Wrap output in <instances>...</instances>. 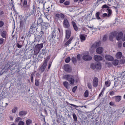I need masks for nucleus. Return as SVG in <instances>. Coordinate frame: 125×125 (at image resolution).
<instances>
[{
  "label": "nucleus",
  "instance_id": "nucleus-30",
  "mask_svg": "<svg viewBox=\"0 0 125 125\" xmlns=\"http://www.w3.org/2000/svg\"><path fill=\"white\" fill-rule=\"evenodd\" d=\"M63 84L64 86L67 88V89L69 88V83L65 81L64 82H63Z\"/></svg>",
  "mask_w": 125,
  "mask_h": 125
},
{
  "label": "nucleus",
  "instance_id": "nucleus-16",
  "mask_svg": "<svg viewBox=\"0 0 125 125\" xmlns=\"http://www.w3.org/2000/svg\"><path fill=\"white\" fill-rule=\"evenodd\" d=\"M94 59L95 61H101V60H103V58H102L101 56L99 55H95L94 57Z\"/></svg>",
  "mask_w": 125,
  "mask_h": 125
},
{
  "label": "nucleus",
  "instance_id": "nucleus-42",
  "mask_svg": "<svg viewBox=\"0 0 125 125\" xmlns=\"http://www.w3.org/2000/svg\"><path fill=\"white\" fill-rule=\"evenodd\" d=\"M108 40V37H107V35L104 36L103 38V42H106Z\"/></svg>",
  "mask_w": 125,
  "mask_h": 125
},
{
  "label": "nucleus",
  "instance_id": "nucleus-12",
  "mask_svg": "<svg viewBox=\"0 0 125 125\" xmlns=\"http://www.w3.org/2000/svg\"><path fill=\"white\" fill-rule=\"evenodd\" d=\"M98 86V78L95 77L93 80V86L94 87H97Z\"/></svg>",
  "mask_w": 125,
  "mask_h": 125
},
{
  "label": "nucleus",
  "instance_id": "nucleus-7",
  "mask_svg": "<svg viewBox=\"0 0 125 125\" xmlns=\"http://www.w3.org/2000/svg\"><path fill=\"white\" fill-rule=\"evenodd\" d=\"M27 18H28V17H25L24 18H22L20 19V27H23L25 24H26V21H27Z\"/></svg>",
  "mask_w": 125,
  "mask_h": 125
},
{
  "label": "nucleus",
  "instance_id": "nucleus-36",
  "mask_svg": "<svg viewBox=\"0 0 125 125\" xmlns=\"http://www.w3.org/2000/svg\"><path fill=\"white\" fill-rule=\"evenodd\" d=\"M72 116L73 117V120L74 122H77V121H78V118L77 117V115H76V114L73 113Z\"/></svg>",
  "mask_w": 125,
  "mask_h": 125
},
{
  "label": "nucleus",
  "instance_id": "nucleus-34",
  "mask_svg": "<svg viewBox=\"0 0 125 125\" xmlns=\"http://www.w3.org/2000/svg\"><path fill=\"white\" fill-rule=\"evenodd\" d=\"M100 12H97L96 13V17L97 20H100V19H101V18L100 17Z\"/></svg>",
  "mask_w": 125,
  "mask_h": 125
},
{
  "label": "nucleus",
  "instance_id": "nucleus-23",
  "mask_svg": "<svg viewBox=\"0 0 125 125\" xmlns=\"http://www.w3.org/2000/svg\"><path fill=\"white\" fill-rule=\"evenodd\" d=\"M43 23V21L42 20V16H41L39 18V19L37 21V24L38 25H40V24H42Z\"/></svg>",
  "mask_w": 125,
  "mask_h": 125
},
{
  "label": "nucleus",
  "instance_id": "nucleus-33",
  "mask_svg": "<svg viewBox=\"0 0 125 125\" xmlns=\"http://www.w3.org/2000/svg\"><path fill=\"white\" fill-rule=\"evenodd\" d=\"M89 95V92L88 90H86L85 92L84 93V97L85 98H87V97Z\"/></svg>",
  "mask_w": 125,
  "mask_h": 125
},
{
  "label": "nucleus",
  "instance_id": "nucleus-6",
  "mask_svg": "<svg viewBox=\"0 0 125 125\" xmlns=\"http://www.w3.org/2000/svg\"><path fill=\"white\" fill-rule=\"evenodd\" d=\"M83 59L84 61H89L92 59V57L89 55V53L87 52L86 55L83 56Z\"/></svg>",
  "mask_w": 125,
  "mask_h": 125
},
{
  "label": "nucleus",
  "instance_id": "nucleus-11",
  "mask_svg": "<svg viewBox=\"0 0 125 125\" xmlns=\"http://www.w3.org/2000/svg\"><path fill=\"white\" fill-rule=\"evenodd\" d=\"M55 17L58 20L60 19V18H61V19H64V18H65V15L62 13H57L56 14Z\"/></svg>",
  "mask_w": 125,
  "mask_h": 125
},
{
  "label": "nucleus",
  "instance_id": "nucleus-62",
  "mask_svg": "<svg viewBox=\"0 0 125 125\" xmlns=\"http://www.w3.org/2000/svg\"><path fill=\"white\" fill-rule=\"evenodd\" d=\"M109 105L110 106H115V103L114 102H111L109 103Z\"/></svg>",
  "mask_w": 125,
  "mask_h": 125
},
{
  "label": "nucleus",
  "instance_id": "nucleus-28",
  "mask_svg": "<svg viewBox=\"0 0 125 125\" xmlns=\"http://www.w3.org/2000/svg\"><path fill=\"white\" fill-rule=\"evenodd\" d=\"M96 69H97V70H100V69H101V63L100 62L96 64Z\"/></svg>",
  "mask_w": 125,
  "mask_h": 125
},
{
  "label": "nucleus",
  "instance_id": "nucleus-19",
  "mask_svg": "<svg viewBox=\"0 0 125 125\" xmlns=\"http://www.w3.org/2000/svg\"><path fill=\"white\" fill-rule=\"evenodd\" d=\"M1 36L3 39H6V36L7 35V32L5 30H3L0 34Z\"/></svg>",
  "mask_w": 125,
  "mask_h": 125
},
{
  "label": "nucleus",
  "instance_id": "nucleus-47",
  "mask_svg": "<svg viewBox=\"0 0 125 125\" xmlns=\"http://www.w3.org/2000/svg\"><path fill=\"white\" fill-rule=\"evenodd\" d=\"M122 46H123V42H118V47L119 48H121Z\"/></svg>",
  "mask_w": 125,
  "mask_h": 125
},
{
  "label": "nucleus",
  "instance_id": "nucleus-9",
  "mask_svg": "<svg viewBox=\"0 0 125 125\" xmlns=\"http://www.w3.org/2000/svg\"><path fill=\"white\" fill-rule=\"evenodd\" d=\"M41 26L42 27V29H43L44 30H47L50 27V24L48 22H43Z\"/></svg>",
  "mask_w": 125,
  "mask_h": 125
},
{
  "label": "nucleus",
  "instance_id": "nucleus-4",
  "mask_svg": "<svg viewBox=\"0 0 125 125\" xmlns=\"http://www.w3.org/2000/svg\"><path fill=\"white\" fill-rule=\"evenodd\" d=\"M117 35H118V32L117 31L111 32L109 37V41L110 42H114V38L117 37Z\"/></svg>",
  "mask_w": 125,
  "mask_h": 125
},
{
  "label": "nucleus",
  "instance_id": "nucleus-21",
  "mask_svg": "<svg viewBox=\"0 0 125 125\" xmlns=\"http://www.w3.org/2000/svg\"><path fill=\"white\" fill-rule=\"evenodd\" d=\"M114 98L116 102H120L122 100V96H115Z\"/></svg>",
  "mask_w": 125,
  "mask_h": 125
},
{
  "label": "nucleus",
  "instance_id": "nucleus-41",
  "mask_svg": "<svg viewBox=\"0 0 125 125\" xmlns=\"http://www.w3.org/2000/svg\"><path fill=\"white\" fill-rule=\"evenodd\" d=\"M104 91H105V88H103L101 93L99 95V97H101V95L104 93Z\"/></svg>",
  "mask_w": 125,
  "mask_h": 125
},
{
  "label": "nucleus",
  "instance_id": "nucleus-1",
  "mask_svg": "<svg viewBox=\"0 0 125 125\" xmlns=\"http://www.w3.org/2000/svg\"><path fill=\"white\" fill-rule=\"evenodd\" d=\"M72 32L70 29H67L65 30V40H68L64 44V46H69V44L72 43V41L74 39L73 37H71Z\"/></svg>",
  "mask_w": 125,
  "mask_h": 125
},
{
  "label": "nucleus",
  "instance_id": "nucleus-32",
  "mask_svg": "<svg viewBox=\"0 0 125 125\" xmlns=\"http://www.w3.org/2000/svg\"><path fill=\"white\" fill-rule=\"evenodd\" d=\"M80 40L81 41H85V40H86V36L85 37V35H80Z\"/></svg>",
  "mask_w": 125,
  "mask_h": 125
},
{
  "label": "nucleus",
  "instance_id": "nucleus-55",
  "mask_svg": "<svg viewBox=\"0 0 125 125\" xmlns=\"http://www.w3.org/2000/svg\"><path fill=\"white\" fill-rule=\"evenodd\" d=\"M33 30H34V24H32L29 29L30 32H33Z\"/></svg>",
  "mask_w": 125,
  "mask_h": 125
},
{
  "label": "nucleus",
  "instance_id": "nucleus-20",
  "mask_svg": "<svg viewBox=\"0 0 125 125\" xmlns=\"http://www.w3.org/2000/svg\"><path fill=\"white\" fill-rule=\"evenodd\" d=\"M27 112L26 111H21L19 113V116L20 117H24V116H26L27 114Z\"/></svg>",
  "mask_w": 125,
  "mask_h": 125
},
{
  "label": "nucleus",
  "instance_id": "nucleus-35",
  "mask_svg": "<svg viewBox=\"0 0 125 125\" xmlns=\"http://www.w3.org/2000/svg\"><path fill=\"white\" fill-rule=\"evenodd\" d=\"M26 125H30L32 123H33V121L31 119H28L26 121Z\"/></svg>",
  "mask_w": 125,
  "mask_h": 125
},
{
  "label": "nucleus",
  "instance_id": "nucleus-46",
  "mask_svg": "<svg viewBox=\"0 0 125 125\" xmlns=\"http://www.w3.org/2000/svg\"><path fill=\"white\" fill-rule=\"evenodd\" d=\"M87 86L89 89H92V85L90 83H87Z\"/></svg>",
  "mask_w": 125,
  "mask_h": 125
},
{
  "label": "nucleus",
  "instance_id": "nucleus-58",
  "mask_svg": "<svg viewBox=\"0 0 125 125\" xmlns=\"http://www.w3.org/2000/svg\"><path fill=\"white\" fill-rule=\"evenodd\" d=\"M31 83H34V75H31L30 77Z\"/></svg>",
  "mask_w": 125,
  "mask_h": 125
},
{
  "label": "nucleus",
  "instance_id": "nucleus-45",
  "mask_svg": "<svg viewBox=\"0 0 125 125\" xmlns=\"http://www.w3.org/2000/svg\"><path fill=\"white\" fill-rule=\"evenodd\" d=\"M106 65H107V66L110 68V67H112V63L109 62H105Z\"/></svg>",
  "mask_w": 125,
  "mask_h": 125
},
{
  "label": "nucleus",
  "instance_id": "nucleus-31",
  "mask_svg": "<svg viewBox=\"0 0 125 125\" xmlns=\"http://www.w3.org/2000/svg\"><path fill=\"white\" fill-rule=\"evenodd\" d=\"M36 13V10H35V7H33V10H31L29 13V15H34Z\"/></svg>",
  "mask_w": 125,
  "mask_h": 125
},
{
  "label": "nucleus",
  "instance_id": "nucleus-37",
  "mask_svg": "<svg viewBox=\"0 0 125 125\" xmlns=\"http://www.w3.org/2000/svg\"><path fill=\"white\" fill-rule=\"evenodd\" d=\"M108 14H107V17H110L111 15H112V10L111 9L108 8L107 9Z\"/></svg>",
  "mask_w": 125,
  "mask_h": 125
},
{
  "label": "nucleus",
  "instance_id": "nucleus-15",
  "mask_svg": "<svg viewBox=\"0 0 125 125\" xmlns=\"http://www.w3.org/2000/svg\"><path fill=\"white\" fill-rule=\"evenodd\" d=\"M71 25L73 27V29L75 31L77 32L79 30V28L78 27V26H77V24L76 23V22L74 21H71Z\"/></svg>",
  "mask_w": 125,
  "mask_h": 125
},
{
  "label": "nucleus",
  "instance_id": "nucleus-10",
  "mask_svg": "<svg viewBox=\"0 0 125 125\" xmlns=\"http://www.w3.org/2000/svg\"><path fill=\"white\" fill-rule=\"evenodd\" d=\"M63 69L64 71L66 72V73H71V72H72V69H71L70 65L68 64H65L64 65Z\"/></svg>",
  "mask_w": 125,
  "mask_h": 125
},
{
  "label": "nucleus",
  "instance_id": "nucleus-56",
  "mask_svg": "<svg viewBox=\"0 0 125 125\" xmlns=\"http://www.w3.org/2000/svg\"><path fill=\"white\" fill-rule=\"evenodd\" d=\"M18 125H25V123L23 121H20L19 122Z\"/></svg>",
  "mask_w": 125,
  "mask_h": 125
},
{
  "label": "nucleus",
  "instance_id": "nucleus-61",
  "mask_svg": "<svg viewBox=\"0 0 125 125\" xmlns=\"http://www.w3.org/2000/svg\"><path fill=\"white\" fill-rule=\"evenodd\" d=\"M47 16H48V14H47V13H44V17L45 18H46V19H48V18H47Z\"/></svg>",
  "mask_w": 125,
  "mask_h": 125
},
{
  "label": "nucleus",
  "instance_id": "nucleus-22",
  "mask_svg": "<svg viewBox=\"0 0 125 125\" xmlns=\"http://www.w3.org/2000/svg\"><path fill=\"white\" fill-rule=\"evenodd\" d=\"M122 56H123V54L121 52H118L116 55V57L117 59H121Z\"/></svg>",
  "mask_w": 125,
  "mask_h": 125
},
{
  "label": "nucleus",
  "instance_id": "nucleus-53",
  "mask_svg": "<svg viewBox=\"0 0 125 125\" xmlns=\"http://www.w3.org/2000/svg\"><path fill=\"white\" fill-rule=\"evenodd\" d=\"M41 54V55H44L45 54V50L44 49H42Z\"/></svg>",
  "mask_w": 125,
  "mask_h": 125
},
{
  "label": "nucleus",
  "instance_id": "nucleus-38",
  "mask_svg": "<svg viewBox=\"0 0 125 125\" xmlns=\"http://www.w3.org/2000/svg\"><path fill=\"white\" fill-rule=\"evenodd\" d=\"M71 61V58L70 57H67L65 60V63H69Z\"/></svg>",
  "mask_w": 125,
  "mask_h": 125
},
{
  "label": "nucleus",
  "instance_id": "nucleus-40",
  "mask_svg": "<svg viewBox=\"0 0 125 125\" xmlns=\"http://www.w3.org/2000/svg\"><path fill=\"white\" fill-rule=\"evenodd\" d=\"M44 34V32H43V31L42 30H42L40 31V38H42V36H43V35Z\"/></svg>",
  "mask_w": 125,
  "mask_h": 125
},
{
  "label": "nucleus",
  "instance_id": "nucleus-39",
  "mask_svg": "<svg viewBox=\"0 0 125 125\" xmlns=\"http://www.w3.org/2000/svg\"><path fill=\"white\" fill-rule=\"evenodd\" d=\"M35 84L36 86H39V85H40V82L39 81V80H35Z\"/></svg>",
  "mask_w": 125,
  "mask_h": 125
},
{
  "label": "nucleus",
  "instance_id": "nucleus-43",
  "mask_svg": "<svg viewBox=\"0 0 125 125\" xmlns=\"http://www.w3.org/2000/svg\"><path fill=\"white\" fill-rule=\"evenodd\" d=\"M91 68L92 69H93V70L96 69V64H94V63H91Z\"/></svg>",
  "mask_w": 125,
  "mask_h": 125
},
{
  "label": "nucleus",
  "instance_id": "nucleus-49",
  "mask_svg": "<svg viewBox=\"0 0 125 125\" xmlns=\"http://www.w3.org/2000/svg\"><path fill=\"white\" fill-rule=\"evenodd\" d=\"M77 88H78V86H74L72 89V92H74V93H75V92H76V90H77Z\"/></svg>",
  "mask_w": 125,
  "mask_h": 125
},
{
  "label": "nucleus",
  "instance_id": "nucleus-52",
  "mask_svg": "<svg viewBox=\"0 0 125 125\" xmlns=\"http://www.w3.org/2000/svg\"><path fill=\"white\" fill-rule=\"evenodd\" d=\"M105 84L107 87H109V86H110V83H109V81H108L105 82Z\"/></svg>",
  "mask_w": 125,
  "mask_h": 125
},
{
  "label": "nucleus",
  "instance_id": "nucleus-17",
  "mask_svg": "<svg viewBox=\"0 0 125 125\" xmlns=\"http://www.w3.org/2000/svg\"><path fill=\"white\" fill-rule=\"evenodd\" d=\"M105 58L107 61H113L114 60V57L109 55H106Z\"/></svg>",
  "mask_w": 125,
  "mask_h": 125
},
{
  "label": "nucleus",
  "instance_id": "nucleus-25",
  "mask_svg": "<svg viewBox=\"0 0 125 125\" xmlns=\"http://www.w3.org/2000/svg\"><path fill=\"white\" fill-rule=\"evenodd\" d=\"M23 6L24 8H27L29 7V5H28V1L27 0H23Z\"/></svg>",
  "mask_w": 125,
  "mask_h": 125
},
{
  "label": "nucleus",
  "instance_id": "nucleus-29",
  "mask_svg": "<svg viewBox=\"0 0 125 125\" xmlns=\"http://www.w3.org/2000/svg\"><path fill=\"white\" fill-rule=\"evenodd\" d=\"M71 61L72 63L74 64V65H76V64H77V59L75 57H73L71 58Z\"/></svg>",
  "mask_w": 125,
  "mask_h": 125
},
{
  "label": "nucleus",
  "instance_id": "nucleus-51",
  "mask_svg": "<svg viewBox=\"0 0 125 125\" xmlns=\"http://www.w3.org/2000/svg\"><path fill=\"white\" fill-rule=\"evenodd\" d=\"M20 120H22V118H21V117H18L16 119L15 122V123H18V122H19Z\"/></svg>",
  "mask_w": 125,
  "mask_h": 125
},
{
  "label": "nucleus",
  "instance_id": "nucleus-18",
  "mask_svg": "<svg viewBox=\"0 0 125 125\" xmlns=\"http://www.w3.org/2000/svg\"><path fill=\"white\" fill-rule=\"evenodd\" d=\"M104 49L102 47H98L96 49V52L98 54H101L103 52Z\"/></svg>",
  "mask_w": 125,
  "mask_h": 125
},
{
  "label": "nucleus",
  "instance_id": "nucleus-63",
  "mask_svg": "<svg viewBox=\"0 0 125 125\" xmlns=\"http://www.w3.org/2000/svg\"><path fill=\"white\" fill-rule=\"evenodd\" d=\"M17 46L18 48H22V45H20L19 43H17Z\"/></svg>",
  "mask_w": 125,
  "mask_h": 125
},
{
  "label": "nucleus",
  "instance_id": "nucleus-57",
  "mask_svg": "<svg viewBox=\"0 0 125 125\" xmlns=\"http://www.w3.org/2000/svg\"><path fill=\"white\" fill-rule=\"evenodd\" d=\"M77 59L78 61H81V54H78L77 55Z\"/></svg>",
  "mask_w": 125,
  "mask_h": 125
},
{
  "label": "nucleus",
  "instance_id": "nucleus-27",
  "mask_svg": "<svg viewBox=\"0 0 125 125\" xmlns=\"http://www.w3.org/2000/svg\"><path fill=\"white\" fill-rule=\"evenodd\" d=\"M40 51H41V50H40V49L35 47V48L34 49V54H35V55L38 54V53H40Z\"/></svg>",
  "mask_w": 125,
  "mask_h": 125
},
{
  "label": "nucleus",
  "instance_id": "nucleus-3",
  "mask_svg": "<svg viewBox=\"0 0 125 125\" xmlns=\"http://www.w3.org/2000/svg\"><path fill=\"white\" fill-rule=\"evenodd\" d=\"M58 35H59V33H58V32L56 31V29H53L52 31V33L50 35V37L51 38L50 40H53V41H54V40H55V38L58 37Z\"/></svg>",
  "mask_w": 125,
  "mask_h": 125
},
{
  "label": "nucleus",
  "instance_id": "nucleus-26",
  "mask_svg": "<svg viewBox=\"0 0 125 125\" xmlns=\"http://www.w3.org/2000/svg\"><path fill=\"white\" fill-rule=\"evenodd\" d=\"M112 64L114 66H118L119 65V60H115L112 62Z\"/></svg>",
  "mask_w": 125,
  "mask_h": 125
},
{
  "label": "nucleus",
  "instance_id": "nucleus-44",
  "mask_svg": "<svg viewBox=\"0 0 125 125\" xmlns=\"http://www.w3.org/2000/svg\"><path fill=\"white\" fill-rule=\"evenodd\" d=\"M17 109H18V107H17V106H15L14 108L12 110V112L13 113H16V111H17Z\"/></svg>",
  "mask_w": 125,
  "mask_h": 125
},
{
  "label": "nucleus",
  "instance_id": "nucleus-54",
  "mask_svg": "<svg viewBox=\"0 0 125 125\" xmlns=\"http://www.w3.org/2000/svg\"><path fill=\"white\" fill-rule=\"evenodd\" d=\"M102 8H103V9L104 8H109V6L107 5V4H104L102 6Z\"/></svg>",
  "mask_w": 125,
  "mask_h": 125
},
{
  "label": "nucleus",
  "instance_id": "nucleus-50",
  "mask_svg": "<svg viewBox=\"0 0 125 125\" xmlns=\"http://www.w3.org/2000/svg\"><path fill=\"white\" fill-rule=\"evenodd\" d=\"M120 64H125V60L124 59H121L120 61Z\"/></svg>",
  "mask_w": 125,
  "mask_h": 125
},
{
  "label": "nucleus",
  "instance_id": "nucleus-24",
  "mask_svg": "<svg viewBox=\"0 0 125 125\" xmlns=\"http://www.w3.org/2000/svg\"><path fill=\"white\" fill-rule=\"evenodd\" d=\"M35 47H36L37 48L39 49L40 50L42 47H43V44L41 43V44H37Z\"/></svg>",
  "mask_w": 125,
  "mask_h": 125
},
{
  "label": "nucleus",
  "instance_id": "nucleus-8",
  "mask_svg": "<svg viewBox=\"0 0 125 125\" xmlns=\"http://www.w3.org/2000/svg\"><path fill=\"white\" fill-rule=\"evenodd\" d=\"M46 66H47V62L46 61H44L42 65L40 67L39 70L43 73V72L45 70V68H46Z\"/></svg>",
  "mask_w": 125,
  "mask_h": 125
},
{
  "label": "nucleus",
  "instance_id": "nucleus-48",
  "mask_svg": "<svg viewBox=\"0 0 125 125\" xmlns=\"http://www.w3.org/2000/svg\"><path fill=\"white\" fill-rule=\"evenodd\" d=\"M4 25V22L2 21H0V28L3 27Z\"/></svg>",
  "mask_w": 125,
  "mask_h": 125
},
{
  "label": "nucleus",
  "instance_id": "nucleus-59",
  "mask_svg": "<svg viewBox=\"0 0 125 125\" xmlns=\"http://www.w3.org/2000/svg\"><path fill=\"white\" fill-rule=\"evenodd\" d=\"M3 42H4V40L3 38L0 39V44H2Z\"/></svg>",
  "mask_w": 125,
  "mask_h": 125
},
{
  "label": "nucleus",
  "instance_id": "nucleus-13",
  "mask_svg": "<svg viewBox=\"0 0 125 125\" xmlns=\"http://www.w3.org/2000/svg\"><path fill=\"white\" fill-rule=\"evenodd\" d=\"M116 37V40L117 41H121L123 39V36H124V33L122 32H117V35Z\"/></svg>",
  "mask_w": 125,
  "mask_h": 125
},
{
  "label": "nucleus",
  "instance_id": "nucleus-5",
  "mask_svg": "<svg viewBox=\"0 0 125 125\" xmlns=\"http://www.w3.org/2000/svg\"><path fill=\"white\" fill-rule=\"evenodd\" d=\"M63 26L65 29L70 28V22L67 18H65L63 21Z\"/></svg>",
  "mask_w": 125,
  "mask_h": 125
},
{
  "label": "nucleus",
  "instance_id": "nucleus-60",
  "mask_svg": "<svg viewBox=\"0 0 125 125\" xmlns=\"http://www.w3.org/2000/svg\"><path fill=\"white\" fill-rule=\"evenodd\" d=\"M109 95H110L111 96H113V95H115V92L114 91H111L109 93Z\"/></svg>",
  "mask_w": 125,
  "mask_h": 125
},
{
  "label": "nucleus",
  "instance_id": "nucleus-2",
  "mask_svg": "<svg viewBox=\"0 0 125 125\" xmlns=\"http://www.w3.org/2000/svg\"><path fill=\"white\" fill-rule=\"evenodd\" d=\"M64 78L66 81L69 82L70 84H74L75 83V77L72 75H64Z\"/></svg>",
  "mask_w": 125,
  "mask_h": 125
},
{
  "label": "nucleus",
  "instance_id": "nucleus-14",
  "mask_svg": "<svg viewBox=\"0 0 125 125\" xmlns=\"http://www.w3.org/2000/svg\"><path fill=\"white\" fill-rule=\"evenodd\" d=\"M100 44H101L100 41L98 42H95V43L92 44L91 47V48H96L97 47H98V46H100Z\"/></svg>",
  "mask_w": 125,
  "mask_h": 125
},
{
  "label": "nucleus",
  "instance_id": "nucleus-64",
  "mask_svg": "<svg viewBox=\"0 0 125 125\" xmlns=\"http://www.w3.org/2000/svg\"><path fill=\"white\" fill-rule=\"evenodd\" d=\"M122 42H125V34H124V37H122Z\"/></svg>",
  "mask_w": 125,
  "mask_h": 125
}]
</instances>
